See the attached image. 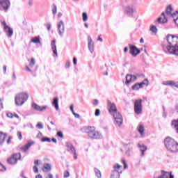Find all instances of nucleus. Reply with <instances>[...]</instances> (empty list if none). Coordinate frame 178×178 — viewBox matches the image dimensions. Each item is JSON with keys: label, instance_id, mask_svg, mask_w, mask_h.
Masks as SVG:
<instances>
[{"label": "nucleus", "instance_id": "obj_1", "mask_svg": "<svg viewBox=\"0 0 178 178\" xmlns=\"http://www.w3.org/2000/svg\"><path fill=\"white\" fill-rule=\"evenodd\" d=\"M166 40L168 45L165 47L163 45V50L165 54L178 56V36L168 33L166 36Z\"/></svg>", "mask_w": 178, "mask_h": 178}, {"label": "nucleus", "instance_id": "obj_2", "mask_svg": "<svg viewBox=\"0 0 178 178\" xmlns=\"http://www.w3.org/2000/svg\"><path fill=\"white\" fill-rule=\"evenodd\" d=\"M107 105L109 108L108 111L110 113L113 112V116L114 118V124L117 126H122L123 124V116L120 113L118 112V108H116V104L112 103L110 100L107 101Z\"/></svg>", "mask_w": 178, "mask_h": 178}, {"label": "nucleus", "instance_id": "obj_3", "mask_svg": "<svg viewBox=\"0 0 178 178\" xmlns=\"http://www.w3.org/2000/svg\"><path fill=\"white\" fill-rule=\"evenodd\" d=\"M164 145L169 152L172 154L178 152V143L175 139L168 136L164 139Z\"/></svg>", "mask_w": 178, "mask_h": 178}, {"label": "nucleus", "instance_id": "obj_4", "mask_svg": "<svg viewBox=\"0 0 178 178\" xmlns=\"http://www.w3.org/2000/svg\"><path fill=\"white\" fill-rule=\"evenodd\" d=\"M29 99V94L27 92H21L16 95L15 101L17 106H22Z\"/></svg>", "mask_w": 178, "mask_h": 178}, {"label": "nucleus", "instance_id": "obj_5", "mask_svg": "<svg viewBox=\"0 0 178 178\" xmlns=\"http://www.w3.org/2000/svg\"><path fill=\"white\" fill-rule=\"evenodd\" d=\"M134 106V112L136 115H141L143 113V99H139L135 100Z\"/></svg>", "mask_w": 178, "mask_h": 178}, {"label": "nucleus", "instance_id": "obj_6", "mask_svg": "<svg viewBox=\"0 0 178 178\" xmlns=\"http://www.w3.org/2000/svg\"><path fill=\"white\" fill-rule=\"evenodd\" d=\"M120 168H122V165H119V163H115L113 165V170L111 172V178H120V175H122V170H120L119 169H120Z\"/></svg>", "mask_w": 178, "mask_h": 178}, {"label": "nucleus", "instance_id": "obj_7", "mask_svg": "<svg viewBox=\"0 0 178 178\" xmlns=\"http://www.w3.org/2000/svg\"><path fill=\"white\" fill-rule=\"evenodd\" d=\"M136 12V7L133 5H129L124 7V13L129 17H133Z\"/></svg>", "mask_w": 178, "mask_h": 178}, {"label": "nucleus", "instance_id": "obj_8", "mask_svg": "<svg viewBox=\"0 0 178 178\" xmlns=\"http://www.w3.org/2000/svg\"><path fill=\"white\" fill-rule=\"evenodd\" d=\"M129 54L134 56V58H136L137 55H140L141 54V50L140 49L137 48V46L131 44H129Z\"/></svg>", "mask_w": 178, "mask_h": 178}, {"label": "nucleus", "instance_id": "obj_9", "mask_svg": "<svg viewBox=\"0 0 178 178\" xmlns=\"http://www.w3.org/2000/svg\"><path fill=\"white\" fill-rule=\"evenodd\" d=\"M65 147H67V152H71L74 155V159H77V152H76V148L73 146V144L70 142L65 143Z\"/></svg>", "mask_w": 178, "mask_h": 178}, {"label": "nucleus", "instance_id": "obj_10", "mask_svg": "<svg viewBox=\"0 0 178 178\" xmlns=\"http://www.w3.org/2000/svg\"><path fill=\"white\" fill-rule=\"evenodd\" d=\"M9 8H10V0H0V10H4L6 13Z\"/></svg>", "mask_w": 178, "mask_h": 178}, {"label": "nucleus", "instance_id": "obj_11", "mask_svg": "<svg viewBox=\"0 0 178 178\" xmlns=\"http://www.w3.org/2000/svg\"><path fill=\"white\" fill-rule=\"evenodd\" d=\"M83 130L85 133H86L88 136L89 138L92 140V136H94V132L95 131V127H83Z\"/></svg>", "mask_w": 178, "mask_h": 178}, {"label": "nucleus", "instance_id": "obj_12", "mask_svg": "<svg viewBox=\"0 0 178 178\" xmlns=\"http://www.w3.org/2000/svg\"><path fill=\"white\" fill-rule=\"evenodd\" d=\"M137 80V76L136 75L127 74L126 75V81L125 84L126 86H129L130 83H134Z\"/></svg>", "mask_w": 178, "mask_h": 178}, {"label": "nucleus", "instance_id": "obj_13", "mask_svg": "<svg viewBox=\"0 0 178 178\" xmlns=\"http://www.w3.org/2000/svg\"><path fill=\"white\" fill-rule=\"evenodd\" d=\"M31 106L34 111H36V112H44V111H45V109L48 108V106H43L41 107L35 102L32 103Z\"/></svg>", "mask_w": 178, "mask_h": 178}, {"label": "nucleus", "instance_id": "obj_14", "mask_svg": "<svg viewBox=\"0 0 178 178\" xmlns=\"http://www.w3.org/2000/svg\"><path fill=\"white\" fill-rule=\"evenodd\" d=\"M58 34L62 37L65 33V23L61 20L58 24Z\"/></svg>", "mask_w": 178, "mask_h": 178}, {"label": "nucleus", "instance_id": "obj_15", "mask_svg": "<svg viewBox=\"0 0 178 178\" xmlns=\"http://www.w3.org/2000/svg\"><path fill=\"white\" fill-rule=\"evenodd\" d=\"M88 48L90 54H92V52H94V41H92V38H91V36H88Z\"/></svg>", "mask_w": 178, "mask_h": 178}, {"label": "nucleus", "instance_id": "obj_16", "mask_svg": "<svg viewBox=\"0 0 178 178\" xmlns=\"http://www.w3.org/2000/svg\"><path fill=\"white\" fill-rule=\"evenodd\" d=\"M34 141H28L27 144L20 147V149L22 152H27L29 149H30V147L31 145H33Z\"/></svg>", "mask_w": 178, "mask_h": 178}, {"label": "nucleus", "instance_id": "obj_17", "mask_svg": "<svg viewBox=\"0 0 178 178\" xmlns=\"http://www.w3.org/2000/svg\"><path fill=\"white\" fill-rule=\"evenodd\" d=\"M51 51H53L54 56H58V50L56 49V40L54 39L51 42Z\"/></svg>", "mask_w": 178, "mask_h": 178}, {"label": "nucleus", "instance_id": "obj_18", "mask_svg": "<svg viewBox=\"0 0 178 178\" xmlns=\"http://www.w3.org/2000/svg\"><path fill=\"white\" fill-rule=\"evenodd\" d=\"M138 147L141 152L140 156H142V157L144 156L145 155V151H147V149H148V147L145 145H144V144L141 145L140 143L138 144Z\"/></svg>", "mask_w": 178, "mask_h": 178}, {"label": "nucleus", "instance_id": "obj_19", "mask_svg": "<svg viewBox=\"0 0 178 178\" xmlns=\"http://www.w3.org/2000/svg\"><path fill=\"white\" fill-rule=\"evenodd\" d=\"M4 31L8 38H10L13 35V29L10 26H6Z\"/></svg>", "mask_w": 178, "mask_h": 178}, {"label": "nucleus", "instance_id": "obj_20", "mask_svg": "<svg viewBox=\"0 0 178 178\" xmlns=\"http://www.w3.org/2000/svg\"><path fill=\"white\" fill-rule=\"evenodd\" d=\"M163 86H170L171 87H176L178 88V82H175L174 81H166L163 83Z\"/></svg>", "mask_w": 178, "mask_h": 178}, {"label": "nucleus", "instance_id": "obj_21", "mask_svg": "<svg viewBox=\"0 0 178 178\" xmlns=\"http://www.w3.org/2000/svg\"><path fill=\"white\" fill-rule=\"evenodd\" d=\"M52 105L54 106L56 111H59V98L58 97L53 99Z\"/></svg>", "mask_w": 178, "mask_h": 178}, {"label": "nucleus", "instance_id": "obj_22", "mask_svg": "<svg viewBox=\"0 0 178 178\" xmlns=\"http://www.w3.org/2000/svg\"><path fill=\"white\" fill-rule=\"evenodd\" d=\"M165 23H168V18H165L162 19V17H159L155 21V24L158 26V24H165Z\"/></svg>", "mask_w": 178, "mask_h": 178}, {"label": "nucleus", "instance_id": "obj_23", "mask_svg": "<svg viewBox=\"0 0 178 178\" xmlns=\"http://www.w3.org/2000/svg\"><path fill=\"white\" fill-rule=\"evenodd\" d=\"M102 138V134H101L99 131H96L95 130V132L93 133V136L92 137V140H99Z\"/></svg>", "mask_w": 178, "mask_h": 178}, {"label": "nucleus", "instance_id": "obj_24", "mask_svg": "<svg viewBox=\"0 0 178 178\" xmlns=\"http://www.w3.org/2000/svg\"><path fill=\"white\" fill-rule=\"evenodd\" d=\"M52 170V166L49 163H44L43 165V171L45 173H48V172H51Z\"/></svg>", "mask_w": 178, "mask_h": 178}, {"label": "nucleus", "instance_id": "obj_25", "mask_svg": "<svg viewBox=\"0 0 178 178\" xmlns=\"http://www.w3.org/2000/svg\"><path fill=\"white\" fill-rule=\"evenodd\" d=\"M7 163L8 165H16L17 161H16L13 156L7 159Z\"/></svg>", "mask_w": 178, "mask_h": 178}, {"label": "nucleus", "instance_id": "obj_26", "mask_svg": "<svg viewBox=\"0 0 178 178\" xmlns=\"http://www.w3.org/2000/svg\"><path fill=\"white\" fill-rule=\"evenodd\" d=\"M171 126L175 129L176 133L178 134V119L173 120L171 122Z\"/></svg>", "mask_w": 178, "mask_h": 178}, {"label": "nucleus", "instance_id": "obj_27", "mask_svg": "<svg viewBox=\"0 0 178 178\" xmlns=\"http://www.w3.org/2000/svg\"><path fill=\"white\" fill-rule=\"evenodd\" d=\"M5 138H6V134L3 132H0V147L5 143Z\"/></svg>", "mask_w": 178, "mask_h": 178}, {"label": "nucleus", "instance_id": "obj_28", "mask_svg": "<svg viewBox=\"0 0 178 178\" xmlns=\"http://www.w3.org/2000/svg\"><path fill=\"white\" fill-rule=\"evenodd\" d=\"M144 86H149V83L148 82V79H145L143 81L139 83V87L143 88Z\"/></svg>", "mask_w": 178, "mask_h": 178}, {"label": "nucleus", "instance_id": "obj_29", "mask_svg": "<svg viewBox=\"0 0 178 178\" xmlns=\"http://www.w3.org/2000/svg\"><path fill=\"white\" fill-rule=\"evenodd\" d=\"M31 42H33V44H40V45H42V43H41V40H40V36H35L33 38V39L31 40Z\"/></svg>", "mask_w": 178, "mask_h": 178}, {"label": "nucleus", "instance_id": "obj_30", "mask_svg": "<svg viewBox=\"0 0 178 178\" xmlns=\"http://www.w3.org/2000/svg\"><path fill=\"white\" fill-rule=\"evenodd\" d=\"M172 10H173V8H172V5H169L167 6L165 13L168 16L172 15Z\"/></svg>", "mask_w": 178, "mask_h": 178}, {"label": "nucleus", "instance_id": "obj_31", "mask_svg": "<svg viewBox=\"0 0 178 178\" xmlns=\"http://www.w3.org/2000/svg\"><path fill=\"white\" fill-rule=\"evenodd\" d=\"M12 156L14 157V159L17 161H20L22 159V154L20 153H15L12 155Z\"/></svg>", "mask_w": 178, "mask_h": 178}, {"label": "nucleus", "instance_id": "obj_32", "mask_svg": "<svg viewBox=\"0 0 178 178\" xmlns=\"http://www.w3.org/2000/svg\"><path fill=\"white\" fill-rule=\"evenodd\" d=\"M95 173L96 177H97V178H102V175L101 174V170H99L97 168H95Z\"/></svg>", "mask_w": 178, "mask_h": 178}, {"label": "nucleus", "instance_id": "obj_33", "mask_svg": "<svg viewBox=\"0 0 178 178\" xmlns=\"http://www.w3.org/2000/svg\"><path fill=\"white\" fill-rule=\"evenodd\" d=\"M144 130H145L144 125H143V124L139 125V127L138 129V133L140 134V136H143V134H144Z\"/></svg>", "mask_w": 178, "mask_h": 178}, {"label": "nucleus", "instance_id": "obj_34", "mask_svg": "<svg viewBox=\"0 0 178 178\" xmlns=\"http://www.w3.org/2000/svg\"><path fill=\"white\" fill-rule=\"evenodd\" d=\"M140 88H141L140 87L139 83H135V84L133 85L132 87H131V89H132L134 91H138V90H140Z\"/></svg>", "mask_w": 178, "mask_h": 178}, {"label": "nucleus", "instance_id": "obj_35", "mask_svg": "<svg viewBox=\"0 0 178 178\" xmlns=\"http://www.w3.org/2000/svg\"><path fill=\"white\" fill-rule=\"evenodd\" d=\"M150 31H152V33H154V34H156V33H158V29L156 28V26L152 25L150 26Z\"/></svg>", "mask_w": 178, "mask_h": 178}, {"label": "nucleus", "instance_id": "obj_36", "mask_svg": "<svg viewBox=\"0 0 178 178\" xmlns=\"http://www.w3.org/2000/svg\"><path fill=\"white\" fill-rule=\"evenodd\" d=\"M42 143H51V138L48 137H42L41 138Z\"/></svg>", "mask_w": 178, "mask_h": 178}, {"label": "nucleus", "instance_id": "obj_37", "mask_svg": "<svg viewBox=\"0 0 178 178\" xmlns=\"http://www.w3.org/2000/svg\"><path fill=\"white\" fill-rule=\"evenodd\" d=\"M35 65V60L34 59V58H31V61L29 63L30 67H33Z\"/></svg>", "mask_w": 178, "mask_h": 178}, {"label": "nucleus", "instance_id": "obj_38", "mask_svg": "<svg viewBox=\"0 0 178 178\" xmlns=\"http://www.w3.org/2000/svg\"><path fill=\"white\" fill-rule=\"evenodd\" d=\"M82 19L83 22H87V20H88V15H87V13H82Z\"/></svg>", "mask_w": 178, "mask_h": 178}, {"label": "nucleus", "instance_id": "obj_39", "mask_svg": "<svg viewBox=\"0 0 178 178\" xmlns=\"http://www.w3.org/2000/svg\"><path fill=\"white\" fill-rule=\"evenodd\" d=\"M17 136L19 140H23V135L22 134V131H18L17 132Z\"/></svg>", "mask_w": 178, "mask_h": 178}, {"label": "nucleus", "instance_id": "obj_40", "mask_svg": "<svg viewBox=\"0 0 178 178\" xmlns=\"http://www.w3.org/2000/svg\"><path fill=\"white\" fill-rule=\"evenodd\" d=\"M36 127L38 129H39V130L44 129V126L42 125V123H41V122H38V124H36Z\"/></svg>", "mask_w": 178, "mask_h": 178}, {"label": "nucleus", "instance_id": "obj_41", "mask_svg": "<svg viewBox=\"0 0 178 178\" xmlns=\"http://www.w3.org/2000/svg\"><path fill=\"white\" fill-rule=\"evenodd\" d=\"M57 137H59L60 138H63V132H62V131H57Z\"/></svg>", "mask_w": 178, "mask_h": 178}, {"label": "nucleus", "instance_id": "obj_42", "mask_svg": "<svg viewBox=\"0 0 178 178\" xmlns=\"http://www.w3.org/2000/svg\"><path fill=\"white\" fill-rule=\"evenodd\" d=\"M3 170H6V167L0 162V172H3Z\"/></svg>", "mask_w": 178, "mask_h": 178}, {"label": "nucleus", "instance_id": "obj_43", "mask_svg": "<svg viewBox=\"0 0 178 178\" xmlns=\"http://www.w3.org/2000/svg\"><path fill=\"white\" fill-rule=\"evenodd\" d=\"M122 163L124 165V169H127V168H129V166L127 165V163L126 162V160L122 159Z\"/></svg>", "mask_w": 178, "mask_h": 178}, {"label": "nucleus", "instance_id": "obj_44", "mask_svg": "<svg viewBox=\"0 0 178 178\" xmlns=\"http://www.w3.org/2000/svg\"><path fill=\"white\" fill-rule=\"evenodd\" d=\"M99 115H101V110H99V108H97L95 112V115L99 116Z\"/></svg>", "mask_w": 178, "mask_h": 178}, {"label": "nucleus", "instance_id": "obj_45", "mask_svg": "<svg viewBox=\"0 0 178 178\" xmlns=\"http://www.w3.org/2000/svg\"><path fill=\"white\" fill-rule=\"evenodd\" d=\"M3 109V99H0V111Z\"/></svg>", "mask_w": 178, "mask_h": 178}, {"label": "nucleus", "instance_id": "obj_46", "mask_svg": "<svg viewBox=\"0 0 178 178\" xmlns=\"http://www.w3.org/2000/svg\"><path fill=\"white\" fill-rule=\"evenodd\" d=\"M56 12H57L56 5L54 4V8L52 9L53 15H56Z\"/></svg>", "mask_w": 178, "mask_h": 178}, {"label": "nucleus", "instance_id": "obj_47", "mask_svg": "<svg viewBox=\"0 0 178 178\" xmlns=\"http://www.w3.org/2000/svg\"><path fill=\"white\" fill-rule=\"evenodd\" d=\"M12 138H13L12 136H8V138L6 141V143H7L8 145H9V144H10V143H12Z\"/></svg>", "mask_w": 178, "mask_h": 178}, {"label": "nucleus", "instance_id": "obj_48", "mask_svg": "<svg viewBox=\"0 0 178 178\" xmlns=\"http://www.w3.org/2000/svg\"><path fill=\"white\" fill-rule=\"evenodd\" d=\"M69 176H70V173L69 172V171H65L64 172V178H67L69 177Z\"/></svg>", "mask_w": 178, "mask_h": 178}, {"label": "nucleus", "instance_id": "obj_49", "mask_svg": "<svg viewBox=\"0 0 178 178\" xmlns=\"http://www.w3.org/2000/svg\"><path fill=\"white\" fill-rule=\"evenodd\" d=\"M74 116V118H76V119H80V115L76 113V112H73L72 113Z\"/></svg>", "mask_w": 178, "mask_h": 178}, {"label": "nucleus", "instance_id": "obj_50", "mask_svg": "<svg viewBox=\"0 0 178 178\" xmlns=\"http://www.w3.org/2000/svg\"><path fill=\"white\" fill-rule=\"evenodd\" d=\"M33 172L34 173H38V167L37 165L33 166Z\"/></svg>", "mask_w": 178, "mask_h": 178}, {"label": "nucleus", "instance_id": "obj_51", "mask_svg": "<svg viewBox=\"0 0 178 178\" xmlns=\"http://www.w3.org/2000/svg\"><path fill=\"white\" fill-rule=\"evenodd\" d=\"M45 26H46L48 31H51V27L52 26V25H51V24H47Z\"/></svg>", "mask_w": 178, "mask_h": 178}, {"label": "nucleus", "instance_id": "obj_52", "mask_svg": "<svg viewBox=\"0 0 178 178\" xmlns=\"http://www.w3.org/2000/svg\"><path fill=\"white\" fill-rule=\"evenodd\" d=\"M70 67V61H67L65 63V69H69Z\"/></svg>", "mask_w": 178, "mask_h": 178}, {"label": "nucleus", "instance_id": "obj_53", "mask_svg": "<svg viewBox=\"0 0 178 178\" xmlns=\"http://www.w3.org/2000/svg\"><path fill=\"white\" fill-rule=\"evenodd\" d=\"M6 115L7 118H9L10 119H12V118H13V114L12 113H8Z\"/></svg>", "mask_w": 178, "mask_h": 178}, {"label": "nucleus", "instance_id": "obj_54", "mask_svg": "<svg viewBox=\"0 0 178 178\" xmlns=\"http://www.w3.org/2000/svg\"><path fill=\"white\" fill-rule=\"evenodd\" d=\"M70 109L71 111V112H74V106L73 104H71L70 106Z\"/></svg>", "mask_w": 178, "mask_h": 178}, {"label": "nucleus", "instance_id": "obj_55", "mask_svg": "<svg viewBox=\"0 0 178 178\" xmlns=\"http://www.w3.org/2000/svg\"><path fill=\"white\" fill-rule=\"evenodd\" d=\"M125 154L127 156H130V148H128V149L125 152Z\"/></svg>", "mask_w": 178, "mask_h": 178}, {"label": "nucleus", "instance_id": "obj_56", "mask_svg": "<svg viewBox=\"0 0 178 178\" xmlns=\"http://www.w3.org/2000/svg\"><path fill=\"white\" fill-rule=\"evenodd\" d=\"M20 177H22V178H27V177L24 175V171H22V172H21Z\"/></svg>", "mask_w": 178, "mask_h": 178}, {"label": "nucleus", "instance_id": "obj_57", "mask_svg": "<svg viewBox=\"0 0 178 178\" xmlns=\"http://www.w3.org/2000/svg\"><path fill=\"white\" fill-rule=\"evenodd\" d=\"M73 64L77 65V58L76 57L73 58Z\"/></svg>", "mask_w": 178, "mask_h": 178}, {"label": "nucleus", "instance_id": "obj_58", "mask_svg": "<svg viewBox=\"0 0 178 178\" xmlns=\"http://www.w3.org/2000/svg\"><path fill=\"white\" fill-rule=\"evenodd\" d=\"M176 15H178V11H175V13H173L172 14H171L172 17H175Z\"/></svg>", "mask_w": 178, "mask_h": 178}, {"label": "nucleus", "instance_id": "obj_59", "mask_svg": "<svg viewBox=\"0 0 178 178\" xmlns=\"http://www.w3.org/2000/svg\"><path fill=\"white\" fill-rule=\"evenodd\" d=\"M51 141H52L53 143H54V144H56L58 143V140H56V138H52L51 139Z\"/></svg>", "mask_w": 178, "mask_h": 178}, {"label": "nucleus", "instance_id": "obj_60", "mask_svg": "<svg viewBox=\"0 0 178 178\" xmlns=\"http://www.w3.org/2000/svg\"><path fill=\"white\" fill-rule=\"evenodd\" d=\"M3 74H6V65H4V66L3 67Z\"/></svg>", "mask_w": 178, "mask_h": 178}, {"label": "nucleus", "instance_id": "obj_61", "mask_svg": "<svg viewBox=\"0 0 178 178\" xmlns=\"http://www.w3.org/2000/svg\"><path fill=\"white\" fill-rule=\"evenodd\" d=\"M97 41H100L101 42H102V41H104V40H102V38H101V35H99V37L97 38Z\"/></svg>", "mask_w": 178, "mask_h": 178}, {"label": "nucleus", "instance_id": "obj_62", "mask_svg": "<svg viewBox=\"0 0 178 178\" xmlns=\"http://www.w3.org/2000/svg\"><path fill=\"white\" fill-rule=\"evenodd\" d=\"M46 178H54V175L51 173L48 174V176Z\"/></svg>", "mask_w": 178, "mask_h": 178}, {"label": "nucleus", "instance_id": "obj_63", "mask_svg": "<svg viewBox=\"0 0 178 178\" xmlns=\"http://www.w3.org/2000/svg\"><path fill=\"white\" fill-rule=\"evenodd\" d=\"M93 105H98V100L97 99L94 100Z\"/></svg>", "mask_w": 178, "mask_h": 178}, {"label": "nucleus", "instance_id": "obj_64", "mask_svg": "<svg viewBox=\"0 0 178 178\" xmlns=\"http://www.w3.org/2000/svg\"><path fill=\"white\" fill-rule=\"evenodd\" d=\"M35 178H42V175L39 174L35 176Z\"/></svg>", "mask_w": 178, "mask_h": 178}]
</instances>
